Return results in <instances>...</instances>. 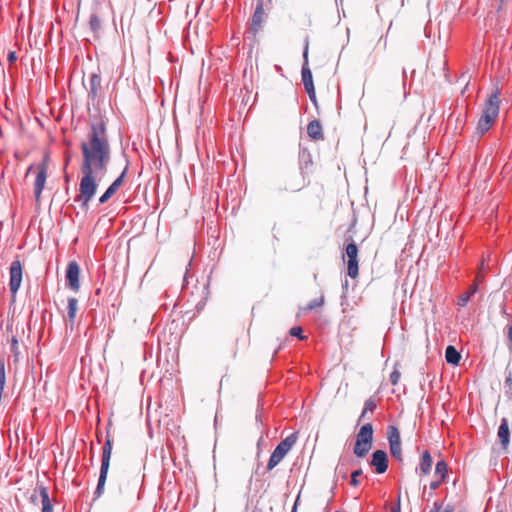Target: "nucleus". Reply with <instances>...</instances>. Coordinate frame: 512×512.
<instances>
[{
	"label": "nucleus",
	"instance_id": "nucleus-18",
	"mask_svg": "<svg viewBox=\"0 0 512 512\" xmlns=\"http://www.w3.org/2000/svg\"><path fill=\"white\" fill-rule=\"evenodd\" d=\"M432 464H433V461H432V457H431L429 451H427V450L424 451L421 456L420 463H419V469H420L421 473L429 474L431 471V468H432Z\"/></svg>",
	"mask_w": 512,
	"mask_h": 512
},
{
	"label": "nucleus",
	"instance_id": "nucleus-20",
	"mask_svg": "<svg viewBox=\"0 0 512 512\" xmlns=\"http://www.w3.org/2000/svg\"><path fill=\"white\" fill-rule=\"evenodd\" d=\"M77 310H78V300L74 297L68 298L67 316H68V321L71 324V327L74 324Z\"/></svg>",
	"mask_w": 512,
	"mask_h": 512
},
{
	"label": "nucleus",
	"instance_id": "nucleus-4",
	"mask_svg": "<svg viewBox=\"0 0 512 512\" xmlns=\"http://www.w3.org/2000/svg\"><path fill=\"white\" fill-rule=\"evenodd\" d=\"M298 439V435L296 432L290 434L285 439H283L272 452L268 464L267 470L274 469L286 456V454L292 449V447L296 444Z\"/></svg>",
	"mask_w": 512,
	"mask_h": 512
},
{
	"label": "nucleus",
	"instance_id": "nucleus-19",
	"mask_svg": "<svg viewBox=\"0 0 512 512\" xmlns=\"http://www.w3.org/2000/svg\"><path fill=\"white\" fill-rule=\"evenodd\" d=\"M445 359L449 364L458 365L461 355L454 346L449 345L445 350Z\"/></svg>",
	"mask_w": 512,
	"mask_h": 512
},
{
	"label": "nucleus",
	"instance_id": "nucleus-15",
	"mask_svg": "<svg viewBox=\"0 0 512 512\" xmlns=\"http://www.w3.org/2000/svg\"><path fill=\"white\" fill-rule=\"evenodd\" d=\"M497 436L503 448H507L510 443V430L508 420L506 418L501 419V423L498 427Z\"/></svg>",
	"mask_w": 512,
	"mask_h": 512
},
{
	"label": "nucleus",
	"instance_id": "nucleus-21",
	"mask_svg": "<svg viewBox=\"0 0 512 512\" xmlns=\"http://www.w3.org/2000/svg\"><path fill=\"white\" fill-rule=\"evenodd\" d=\"M101 84V78L97 74H92L90 78V90L89 95L94 99L97 95L98 89Z\"/></svg>",
	"mask_w": 512,
	"mask_h": 512
},
{
	"label": "nucleus",
	"instance_id": "nucleus-16",
	"mask_svg": "<svg viewBox=\"0 0 512 512\" xmlns=\"http://www.w3.org/2000/svg\"><path fill=\"white\" fill-rule=\"evenodd\" d=\"M265 15V8L261 7V4H256L255 11L251 18V29L253 33L256 34L259 27L261 26Z\"/></svg>",
	"mask_w": 512,
	"mask_h": 512
},
{
	"label": "nucleus",
	"instance_id": "nucleus-5",
	"mask_svg": "<svg viewBox=\"0 0 512 512\" xmlns=\"http://www.w3.org/2000/svg\"><path fill=\"white\" fill-rule=\"evenodd\" d=\"M111 455H112V441L110 439H106V441L103 445V448H102L100 474H99L97 487L95 490L96 497H100L101 494L103 493L109 466H110Z\"/></svg>",
	"mask_w": 512,
	"mask_h": 512
},
{
	"label": "nucleus",
	"instance_id": "nucleus-33",
	"mask_svg": "<svg viewBox=\"0 0 512 512\" xmlns=\"http://www.w3.org/2000/svg\"><path fill=\"white\" fill-rule=\"evenodd\" d=\"M307 94L309 95V99L314 103L316 104V93H315V88H309V89H305Z\"/></svg>",
	"mask_w": 512,
	"mask_h": 512
},
{
	"label": "nucleus",
	"instance_id": "nucleus-32",
	"mask_svg": "<svg viewBox=\"0 0 512 512\" xmlns=\"http://www.w3.org/2000/svg\"><path fill=\"white\" fill-rule=\"evenodd\" d=\"M400 377H401V374L398 370H394L392 371V373L390 374V382L392 385H397L399 380H400Z\"/></svg>",
	"mask_w": 512,
	"mask_h": 512
},
{
	"label": "nucleus",
	"instance_id": "nucleus-38",
	"mask_svg": "<svg viewBox=\"0 0 512 512\" xmlns=\"http://www.w3.org/2000/svg\"><path fill=\"white\" fill-rule=\"evenodd\" d=\"M392 512H400V495H398L397 506L392 510Z\"/></svg>",
	"mask_w": 512,
	"mask_h": 512
},
{
	"label": "nucleus",
	"instance_id": "nucleus-35",
	"mask_svg": "<svg viewBox=\"0 0 512 512\" xmlns=\"http://www.w3.org/2000/svg\"><path fill=\"white\" fill-rule=\"evenodd\" d=\"M7 59H8V61H9V63H13V62H15V61H16V59H17L16 52H14V51H10V52L8 53Z\"/></svg>",
	"mask_w": 512,
	"mask_h": 512
},
{
	"label": "nucleus",
	"instance_id": "nucleus-39",
	"mask_svg": "<svg viewBox=\"0 0 512 512\" xmlns=\"http://www.w3.org/2000/svg\"><path fill=\"white\" fill-rule=\"evenodd\" d=\"M342 288L344 290V293H346V291L348 289V280L347 279L342 283Z\"/></svg>",
	"mask_w": 512,
	"mask_h": 512
},
{
	"label": "nucleus",
	"instance_id": "nucleus-11",
	"mask_svg": "<svg viewBox=\"0 0 512 512\" xmlns=\"http://www.w3.org/2000/svg\"><path fill=\"white\" fill-rule=\"evenodd\" d=\"M370 464L375 467V470L378 474L385 473L388 468L387 453L383 450H376L372 454V459H371Z\"/></svg>",
	"mask_w": 512,
	"mask_h": 512
},
{
	"label": "nucleus",
	"instance_id": "nucleus-30",
	"mask_svg": "<svg viewBox=\"0 0 512 512\" xmlns=\"http://www.w3.org/2000/svg\"><path fill=\"white\" fill-rule=\"evenodd\" d=\"M289 333L291 336L297 337L301 340H303L305 338V336L303 335V330L300 326L292 327L290 329Z\"/></svg>",
	"mask_w": 512,
	"mask_h": 512
},
{
	"label": "nucleus",
	"instance_id": "nucleus-26",
	"mask_svg": "<svg viewBox=\"0 0 512 512\" xmlns=\"http://www.w3.org/2000/svg\"><path fill=\"white\" fill-rule=\"evenodd\" d=\"M89 25H90L91 30L94 33L98 32L100 30L101 21L97 14H95V13L91 14L90 20H89Z\"/></svg>",
	"mask_w": 512,
	"mask_h": 512
},
{
	"label": "nucleus",
	"instance_id": "nucleus-9",
	"mask_svg": "<svg viewBox=\"0 0 512 512\" xmlns=\"http://www.w3.org/2000/svg\"><path fill=\"white\" fill-rule=\"evenodd\" d=\"M40 498L42 504V512H53L52 503L48 494V490L43 485H38L31 496L32 502Z\"/></svg>",
	"mask_w": 512,
	"mask_h": 512
},
{
	"label": "nucleus",
	"instance_id": "nucleus-10",
	"mask_svg": "<svg viewBox=\"0 0 512 512\" xmlns=\"http://www.w3.org/2000/svg\"><path fill=\"white\" fill-rule=\"evenodd\" d=\"M47 179V164L44 161L38 169L35 183H34V196L35 200L40 201L42 191L44 189L45 183Z\"/></svg>",
	"mask_w": 512,
	"mask_h": 512
},
{
	"label": "nucleus",
	"instance_id": "nucleus-24",
	"mask_svg": "<svg viewBox=\"0 0 512 512\" xmlns=\"http://www.w3.org/2000/svg\"><path fill=\"white\" fill-rule=\"evenodd\" d=\"M375 409H376V402L372 398H369L365 402V406H364V409L361 413L359 420L364 419L368 412L373 413Z\"/></svg>",
	"mask_w": 512,
	"mask_h": 512
},
{
	"label": "nucleus",
	"instance_id": "nucleus-23",
	"mask_svg": "<svg viewBox=\"0 0 512 512\" xmlns=\"http://www.w3.org/2000/svg\"><path fill=\"white\" fill-rule=\"evenodd\" d=\"M448 465L444 460L438 461L435 468V474L440 476L441 480L446 478Z\"/></svg>",
	"mask_w": 512,
	"mask_h": 512
},
{
	"label": "nucleus",
	"instance_id": "nucleus-41",
	"mask_svg": "<svg viewBox=\"0 0 512 512\" xmlns=\"http://www.w3.org/2000/svg\"><path fill=\"white\" fill-rule=\"evenodd\" d=\"M291 512H296V504L294 505V507H293Z\"/></svg>",
	"mask_w": 512,
	"mask_h": 512
},
{
	"label": "nucleus",
	"instance_id": "nucleus-8",
	"mask_svg": "<svg viewBox=\"0 0 512 512\" xmlns=\"http://www.w3.org/2000/svg\"><path fill=\"white\" fill-rule=\"evenodd\" d=\"M79 274L80 267L78 263L75 261L69 262L67 265L65 277L68 287L75 292L80 289Z\"/></svg>",
	"mask_w": 512,
	"mask_h": 512
},
{
	"label": "nucleus",
	"instance_id": "nucleus-37",
	"mask_svg": "<svg viewBox=\"0 0 512 512\" xmlns=\"http://www.w3.org/2000/svg\"><path fill=\"white\" fill-rule=\"evenodd\" d=\"M507 338L509 342L512 344V325L508 326L507 328Z\"/></svg>",
	"mask_w": 512,
	"mask_h": 512
},
{
	"label": "nucleus",
	"instance_id": "nucleus-34",
	"mask_svg": "<svg viewBox=\"0 0 512 512\" xmlns=\"http://www.w3.org/2000/svg\"><path fill=\"white\" fill-rule=\"evenodd\" d=\"M271 2L272 0H257L256 4H261V7L266 9L269 8Z\"/></svg>",
	"mask_w": 512,
	"mask_h": 512
},
{
	"label": "nucleus",
	"instance_id": "nucleus-27",
	"mask_svg": "<svg viewBox=\"0 0 512 512\" xmlns=\"http://www.w3.org/2000/svg\"><path fill=\"white\" fill-rule=\"evenodd\" d=\"M390 446V453L391 455L398 461H402V448L401 443L399 444H391Z\"/></svg>",
	"mask_w": 512,
	"mask_h": 512
},
{
	"label": "nucleus",
	"instance_id": "nucleus-17",
	"mask_svg": "<svg viewBox=\"0 0 512 512\" xmlns=\"http://www.w3.org/2000/svg\"><path fill=\"white\" fill-rule=\"evenodd\" d=\"M307 133L313 140H319L323 138L322 126L318 120L311 121L307 126Z\"/></svg>",
	"mask_w": 512,
	"mask_h": 512
},
{
	"label": "nucleus",
	"instance_id": "nucleus-40",
	"mask_svg": "<svg viewBox=\"0 0 512 512\" xmlns=\"http://www.w3.org/2000/svg\"><path fill=\"white\" fill-rule=\"evenodd\" d=\"M506 382H507V383H510V382H512V379H511V377H507V378H506Z\"/></svg>",
	"mask_w": 512,
	"mask_h": 512
},
{
	"label": "nucleus",
	"instance_id": "nucleus-31",
	"mask_svg": "<svg viewBox=\"0 0 512 512\" xmlns=\"http://www.w3.org/2000/svg\"><path fill=\"white\" fill-rule=\"evenodd\" d=\"M362 475V470L357 469L351 473V481L350 484L356 487L359 484L358 477Z\"/></svg>",
	"mask_w": 512,
	"mask_h": 512
},
{
	"label": "nucleus",
	"instance_id": "nucleus-22",
	"mask_svg": "<svg viewBox=\"0 0 512 512\" xmlns=\"http://www.w3.org/2000/svg\"><path fill=\"white\" fill-rule=\"evenodd\" d=\"M388 441L389 445L401 443L400 433L395 426H389L388 428Z\"/></svg>",
	"mask_w": 512,
	"mask_h": 512
},
{
	"label": "nucleus",
	"instance_id": "nucleus-36",
	"mask_svg": "<svg viewBox=\"0 0 512 512\" xmlns=\"http://www.w3.org/2000/svg\"><path fill=\"white\" fill-rule=\"evenodd\" d=\"M442 481H443V480H441V479H440V480H438V481H432V482L430 483V485H429L430 489H431V490H436V489L440 486V484H441V482H442Z\"/></svg>",
	"mask_w": 512,
	"mask_h": 512
},
{
	"label": "nucleus",
	"instance_id": "nucleus-25",
	"mask_svg": "<svg viewBox=\"0 0 512 512\" xmlns=\"http://www.w3.org/2000/svg\"><path fill=\"white\" fill-rule=\"evenodd\" d=\"M453 511H454L453 505L449 504V505L443 507L442 502L436 501L433 504V508L429 512H453Z\"/></svg>",
	"mask_w": 512,
	"mask_h": 512
},
{
	"label": "nucleus",
	"instance_id": "nucleus-6",
	"mask_svg": "<svg viewBox=\"0 0 512 512\" xmlns=\"http://www.w3.org/2000/svg\"><path fill=\"white\" fill-rule=\"evenodd\" d=\"M345 255L348 258L347 261V272L348 276L352 279L357 278L359 274V266H358V247L352 241L346 246Z\"/></svg>",
	"mask_w": 512,
	"mask_h": 512
},
{
	"label": "nucleus",
	"instance_id": "nucleus-7",
	"mask_svg": "<svg viewBox=\"0 0 512 512\" xmlns=\"http://www.w3.org/2000/svg\"><path fill=\"white\" fill-rule=\"evenodd\" d=\"M9 288L12 294H16L19 290L22 282L23 270L22 264L19 260H15L11 263L9 269Z\"/></svg>",
	"mask_w": 512,
	"mask_h": 512
},
{
	"label": "nucleus",
	"instance_id": "nucleus-3",
	"mask_svg": "<svg viewBox=\"0 0 512 512\" xmlns=\"http://www.w3.org/2000/svg\"><path fill=\"white\" fill-rule=\"evenodd\" d=\"M373 441V426L370 423H366L361 426L356 436V443L354 445V454L357 457L363 458L367 455L372 447Z\"/></svg>",
	"mask_w": 512,
	"mask_h": 512
},
{
	"label": "nucleus",
	"instance_id": "nucleus-42",
	"mask_svg": "<svg viewBox=\"0 0 512 512\" xmlns=\"http://www.w3.org/2000/svg\"><path fill=\"white\" fill-rule=\"evenodd\" d=\"M202 307H203V304L201 306L197 305L198 310H201Z\"/></svg>",
	"mask_w": 512,
	"mask_h": 512
},
{
	"label": "nucleus",
	"instance_id": "nucleus-28",
	"mask_svg": "<svg viewBox=\"0 0 512 512\" xmlns=\"http://www.w3.org/2000/svg\"><path fill=\"white\" fill-rule=\"evenodd\" d=\"M324 304V297L321 296L320 298H316V299H313L311 300L307 307L305 308L306 311H310V310H313V309H316V308H319L321 306H323Z\"/></svg>",
	"mask_w": 512,
	"mask_h": 512
},
{
	"label": "nucleus",
	"instance_id": "nucleus-29",
	"mask_svg": "<svg viewBox=\"0 0 512 512\" xmlns=\"http://www.w3.org/2000/svg\"><path fill=\"white\" fill-rule=\"evenodd\" d=\"M11 352L13 353L14 357L17 358L19 356V344H18V339L16 336H13L11 338Z\"/></svg>",
	"mask_w": 512,
	"mask_h": 512
},
{
	"label": "nucleus",
	"instance_id": "nucleus-14",
	"mask_svg": "<svg viewBox=\"0 0 512 512\" xmlns=\"http://www.w3.org/2000/svg\"><path fill=\"white\" fill-rule=\"evenodd\" d=\"M482 277H483V275L479 272L478 275L476 276L475 282L469 287V289L466 292L462 293L458 297V299H457L458 306L465 307L468 304L470 297L477 293L478 282L482 279Z\"/></svg>",
	"mask_w": 512,
	"mask_h": 512
},
{
	"label": "nucleus",
	"instance_id": "nucleus-1",
	"mask_svg": "<svg viewBox=\"0 0 512 512\" xmlns=\"http://www.w3.org/2000/svg\"><path fill=\"white\" fill-rule=\"evenodd\" d=\"M82 153L79 194L75 201L80 203L82 209L87 210L89 202L96 194L98 183L108 172L111 161V148L106 131V125L102 120L93 121L86 135V139L80 145Z\"/></svg>",
	"mask_w": 512,
	"mask_h": 512
},
{
	"label": "nucleus",
	"instance_id": "nucleus-13",
	"mask_svg": "<svg viewBox=\"0 0 512 512\" xmlns=\"http://www.w3.org/2000/svg\"><path fill=\"white\" fill-rule=\"evenodd\" d=\"M304 64L302 66V82L305 89L313 88V77L310 68L308 67V44H306L304 52H303Z\"/></svg>",
	"mask_w": 512,
	"mask_h": 512
},
{
	"label": "nucleus",
	"instance_id": "nucleus-12",
	"mask_svg": "<svg viewBox=\"0 0 512 512\" xmlns=\"http://www.w3.org/2000/svg\"><path fill=\"white\" fill-rule=\"evenodd\" d=\"M128 170V166L124 168L122 173L114 180V182L107 188V190L101 195L99 198V203H106L118 190V188L122 185L124 178L126 176Z\"/></svg>",
	"mask_w": 512,
	"mask_h": 512
},
{
	"label": "nucleus",
	"instance_id": "nucleus-2",
	"mask_svg": "<svg viewBox=\"0 0 512 512\" xmlns=\"http://www.w3.org/2000/svg\"><path fill=\"white\" fill-rule=\"evenodd\" d=\"M499 104V92L495 91L486 101L483 113L478 121L477 130L479 133L484 134L490 129L499 114Z\"/></svg>",
	"mask_w": 512,
	"mask_h": 512
}]
</instances>
